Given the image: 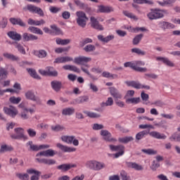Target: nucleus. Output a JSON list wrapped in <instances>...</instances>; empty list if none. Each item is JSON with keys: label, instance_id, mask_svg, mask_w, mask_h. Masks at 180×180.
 <instances>
[{"label": "nucleus", "instance_id": "f257e3e1", "mask_svg": "<svg viewBox=\"0 0 180 180\" xmlns=\"http://www.w3.org/2000/svg\"><path fill=\"white\" fill-rule=\"evenodd\" d=\"M86 166L87 168H89V169H92L93 171H101V169H103V168L106 167V165H105V163L96 160L87 161Z\"/></svg>", "mask_w": 180, "mask_h": 180}, {"label": "nucleus", "instance_id": "f03ea898", "mask_svg": "<svg viewBox=\"0 0 180 180\" xmlns=\"http://www.w3.org/2000/svg\"><path fill=\"white\" fill-rule=\"evenodd\" d=\"M165 10H161L158 8L151 9L150 12L147 14V16L150 20H157V19H161L164 18V13Z\"/></svg>", "mask_w": 180, "mask_h": 180}, {"label": "nucleus", "instance_id": "7ed1b4c3", "mask_svg": "<svg viewBox=\"0 0 180 180\" xmlns=\"http://www.w3.org/2000/svg\"><path fill=\"white\" fill-rule=\"evenodd\" d=\"M76 22L80 27H85L86 26V21L89 20V18L86 17V14L84 11H77L76 13Z\"/></svg>", "mask_w": 180, "mask_h": 180}, {"label": "nucleus", "instance_id": "20e7f679", "mask_svg": "<svg viewBox=\"0 0 180 180\" xmlns=\"http://www.w3.org/2000/svg\"><path fill=\"white\" fill-rule=\"evenodd\" d=\"M14 131L16 134H11V137L13 140H27V136L25 135V129L23 128H15Z\"/></svg>", "mask_w": 180, "mask_h": 180}, {"label": "nucleus", "instance_id": "39448f33", "mask_svg": "<svg viewBox=\"0 0 180 180\" xmlns=\"http://www.w3.org/2000/svg\"><path fill=\"white\" fill-rule=\"evenodd\" d=\"M89 61H92L91 58H88L86 56H79L75 58L73 62L75 64H77V65H85L86 68H89V65L86 64L89 63Z\"/></svg>", "mask_w": 180, "mask_h": 180}, {"label": "nucleus", "instance_id": "423d86ee", "mask_svg": "<svg viewBox=\"0 0 180 180\" xmlns=\"http://www.w3.org/2000/svg\"><path fill=\"white\" fill-rule=\"evenodd\" d=\"M109 147L111 151H118L117 153L114 154L115 158H119V157H121V155H123V154H124L125 148L123 145H110Z\"/></svg>", "mask_w": 180, "mask_h": 180}, {"label": "nucleus", "instance_id": "0eeeda50", "mask_svg": "<svg viewBox=\"0 0 180 180\" xmlns=\"http://www.w3.org/2000/svg\"><path fill=\"white\" fill-rule=\"evenodd\" d=\"M23 11H29L31 13H37L40 16H44V12L41 8L32 4H28L27 7L23 8Z\"/></svg>", "mask_w": 180, "mask_h": 180}, {"label": "nucleus", "instance_id": "6e6552de", "mask_svg": "<svg viewBox=\"0 0 180 180\" xmlns=\"http://www.w3.org/2000/svg\"><path fill=\"white\" fill-rule=\"evenodd\" d=\"M126 84L128 86H132V88H135V89H146L147 91L150 89V86L143 85L140 84V82L136 81H128L126 82Z\"/></svg>", "mask_w": 180, "mask_h": 180}, {"label": "nucleus", "instance_id": "1a4fd4ad", "mask_svg": "<svg viewBox=\"0 0 180 180\" xmlns=\"http://www.w3.org/2000/svg\"><path fill=\"white\" fill-rule=\"evenodd\" d=\"M101 136H103V140L109 143H116L117 141V139L115 138H112V134L106 129H102L101 131Z\"/></svg>", "mask_w": 180, "mask_h": 180}, {"label": "nucleus", "instance_id": "9d476101", "mask_svg": "<svg viewBox=\"0 0 180 180\" xmlns=\"http://www.w3.org/2000/svg\"><path fill=\"white\" fill-rule=\"evenodd\" d=\"M124 67H125V68H127L129 67V68H131V70H134V71H136L137 72H147V68L136 67V64L132 62L124 63Z\"/></svg>", "mask_w": 180, "mask_h": 180}, {"label": "nucleus", "instance_id": "9b49d317", "mask_svg": "<svg viewBox=\"0 0 180 180\" xmlns=\"http://www.w3.org/2000/svg\"><path fill=\"white\" fill-rule=\"evenodd\" d=\"M61 140L65 143H68V144H71L72 143H73L74 146H78L79 144V141L75 139V136H61Z\"/></svg>", "mask_w": 180, "mask_h": 180}, {"label": "nucleus", "instance_id": "f8f14e48", "mask_svg": "<svg viewBox=\"0 0 180 180\" xmlns=\"http://www.w3.org/2000/svg\"><path fill=\"white\" fill-rule=\"evenodd\" d=\"M115 9L112 6L100 5L98 6L97 13H110Z\"/></svg>", "mask_w": 180, "mask_h": 180}, {"label": "nucleus", "instance_id": "ddd939ff", "mask_svg": "<svg viewBox=\"0 0 180 180\" xmlns=\"http://www.w3.org/2000/svg\"><path fill=\"white\" fill-rule=\"evenodd\" d=\"M91 27L96 30H103V26L99 24V21L95 17L92 16L90 18Z\"/></svg>", "mask_w": 180, "mask_h": 180}, {"label": "nucleus", "instance_id": "4468645a", "mask_svg": "<svg viewBox=\"0 0 180 180\" xmlns=\"http://www.w3.org/2000/svg\"><path fill=\"white\" fill-rule=\"evenodd\" d=\"M27 174H30V175L34 174L30 178L31 180H39L40 179V175H41V172L32 168L27 169Z\"/></svg>", "mask_w": 180, "mask_h": 180}, {"label": "nucleus", "instance_id": "2eb2a0df", "mask_svg": "<svg viewBox=\"0 0 180 180\" xmlns=\"http://www.w3.org/2000/svg\"><path fill=\"white\" fill-rule=\"evenodd\" d=\"M29 146L32 151H39L40 150H46V148H50V145H33V142L30 141Z\"/></svg>", "mask_w": 180, "mask_h": 180}, {"label": "nucleus", "instance_id": "dca6fc26", "mask_svg": "<svg viewBox=\"0 0 180 180\" xmlns=\"http://www.w3.org/2000/svg\"><path fill=\"white\" fill-rule=\"evenodd\" d=\"M57 153L53 149H48L46 150H44L41 152L38 153L36 155V157H40V156H44V157H54Z\"/></svg>", "mask_w": 180, "mask_h": 180}, {"label": "nucleus", "instance_id": "f3484780", "mask_svg": "<svg viewBox=\"0 0 180 180\" xmlns=\"http://www.w3.org/2000/svg\"><path fill=\"white\" fill-rule=\"evenodd\" d=\"M39 37L32 34H29L25 32L22 34V40L23 41H34V40H38Z\"/></svg>", "mask_w": 180, "mask_h": 180}, {"label": "nucleus", "instance_id": "a211bd4d", "mask_svg": "<svg viewBox=\"0 0 180 180\" xmlns=\"http://www.w3.org/2000/svg\"><path fill=\"white\" fill-rule=\"evenodd\" d=\"M7 36H8L11 40H14L15 41H20V40H22V35L15 31L8 32Z\"/></svg>", "mask_w": 180, "mask_h": 180}, {"label": "nucleus", "instance_id": "6ab92c4d", "mask_svg": "<svg viewBox=\"0 0 180 180\" xmlns=\"http://www.w3.org/2000/svg\"><path fill=\"white\" fill-rule=\"evenodd\" d=\"M56 147L59 148V150H61V151H63V153H72L74 151L77 150V148H70L67 146H64L60 143L56 144Z\"/></svg>", "mask_w": 180, "mask_h": 180}, {"label": "nucleus", "instance_id": "aec40b11", "mask_svg": "<svg viewBox=\"0 0 180 180\" xmlns=\"http://www.w3.org/2000/svg\"><path fill=\"white\" fill-rule=\"evenodd\" d=\"M9 21L14 25H17L21 27H26V23H25V22H23V20H22L20 18H11Z\"/></svg>", "mask_w": 180, "mask_h": 180}, {"label": "nucleus", "instance_id": "412c9836", "mask_svg": "<svg viewBox=\"0 0 180 180\" xmlns=\"http://www.w3.org/2000/svg\"><path fill=\"white\" fill-rule=\"evenodd\" d=\"M75 167H77L76 165L63 164V165H58L57 167V169H60L62 172H67V171H70L71 168H75Z\"/></svg>", "mask_w": 180, "mask_h": 180}, {"label": "nucleus", "instance_id": "4be33fe9", "mask_svg": "<svg viewBox=\"0 0 180 180\" xmlns=\"http://www.w3.org/2000/svg\"><path fill=\"white\" fill-rule=\"evenodd\" d=\"M149 135L151 137H153L154 139H158L159 140H165V139H167V136H165V134H161V133H160L158 131H153L151 132H150V131H149Z\"/></svg>", "mask_w": 180, "mask_h": 180}, {"label": "nucleus", "instance_id": "5701e85b", "mask_svg": "<svg viewBox=\"0 0 180 180\" xmlns=\"http://www.w3.org/2000/svg\"><path fill=\"white\" fill-rule=\"evenodd\" d=\"M4 110L5 113H6V115L11 116V117H15V116L18 115V110H16V108H15L14 107H12L11 108L4 107Z\"/></svg>", "mask_w": 180, "mask_h": 180}, {"label": "nucleus", "instance_id": "b1692460", "mask_svg": "<svg viewBox=\"0 0 180 180\" xmlns=\"http://www.w3.org/2000/svg\"><path fill=\"white\" fill-rule=\"evenodd\" d=\"M126 165L128 168H133L134 169H136V171H143V166L136 162H127Z\"/></svg>", "mask_w": 180, "mask_h": 180}, {"label": "nucleus", "instance_id": "393cba45", "mask_svg": "<svg viewBox=\"0 0 180 180\" xmlns=\"http://www.w3.org/2000/svg\"><path fill=\"white\" fill-rule=\"evenodd\" d=\"M37 161L40 164H45L46 165H54V164H56V160L53 159L37 158Z\"/></svg>", "mask_w": 180, "mask_h": 180}, {"label": "nucleus", "instance_id": "a878e982", "mask_svg": "<svg viewBox=\"0 0 180 180\" xmlns=\"http://www.w3.org/2000/svg\"><path fill=\"white\" fill-rule=\"evenodd\" d=\"M157 60L162 61L163 64H165V65H167V67H175V64H174L172 61L169 60L168 58L158 57Z\"/></svg>", "mask_w": 180, "mask_h": 180}, {"label": "nucleus", "instance_id": "bb28decb", "mask_svg": "<svg viewBox=\"0 0 180 180\" xmlns=\"http://www.w3.org/2000/svg\"><path fill=\"white\" fill-rule=\"evenodd\" d=\"M63 70H65L66 71H73V72H77V74H79L81 72V70L79 68H78L75 65H65L63 66Z\"/></svg>", "mask_w": 180, "mask_h": 180}, {"label": "nucleus", "instance_id": "cd10ccee", "mask_svg": "<svg viewBox=\"0 0 180 180\" xmlns=\"http://www.w3.org/2000/svg\"><path fill=\"white\" fill-rule=\"evenodd\" d=\"M51 86L54 91H60L63 88V83L60 81L53 80L51 82Z\"/></svg>", "mask_w": 180, "mask_h": 180}, {"label": "nucleus", "instance_id": "c85d7f7f", "mask_svg": "<svg viewBox=\"0 0 180 180\" xmlns=\"http://www.w3.org/2000/svg\"><path fill=\"white\" fill-rule=\"evenodd\" d=\"M159 25L160 26V27H162V29H164V30L167 29H174V27H175V25H174V24L167 21H162L159 22Z\"/></svg>", "mask_w": 180, "mask_h": 180}, {"label": "nucleus", "instance_id": "c756f323", "mask_svg": "<svg viewBox=\"0 0 180 180\" xmlns=\"http://www.w3.org/2000/svg\"><path fill=\"white\" fill-rule=\"evenodd\" d=\"M97 37L100 40V41H103V43H109L110 40H113V39H115L114 35H108L104 37L103 35L100 34V35H98Z\"/></svg>", "mask_w": 180, "mask_h": 180}, {"label": "nucleus", "instance_id": "7c9ffc66", "mask_svg": "<svg viewBox=\"0 0 180 180\" xmlns=\"http://www.w3.org/2000/svg\"><path fill=\"white\" fill-rule=\"evenodd\" d=\"M175 2H176V0H163L162 1H157L158 5H160V6H167V5L172 6V5L175 4Z\"/></svg>", "mask_w": 180, "mask_h": 180}, {"label": "nucleus", "instance_id": "2f4dec72", "mask_svg": "<svg viewBox=\"0 0 180 180\" xmlns=\"http://www.w3.org/2000/svg\"><path fill=\"white\" fill-rule=\"evenodd\" d=\"M27 71L28 74H30V77L32 78H34L35 79H41V77L37 75V72H36V70L32 68H27Z\"/></svg>", "mask_w": 180, "mask_h": 180}, {"label": "nucleus", "instance_id": "473e14b6", "mask_svg": "<svg viewBox=\"0 0 180 180\" xmlns=\"http://www.w3.org/2000/svg\"><path fill=\"white\" fill-rule=\"evenodd\" d=\"M25 96L27 99H30V101H34V102H39V101H40V99L36 96H34V94H33V92L32 91H27L25 94Z\"/></svg>", "mask_w": 180, "mask_h": 180}, {"label": "nucleus", "instance_id": "72a5a7b5", "mask_svg": "<svg viewBox=\"0 0 180 180\" xmlns=\"http://www.w3.org/2000/svg\"><path fill=\"white\" fill-rule=\"evenodd\" d=\"M149 133H150V129L141 131L138 134H136V139L137 140H141V139H144L146 136H148Z\"/></svg>", "mask_w": 180, "mask_h": 180}, {"label": "nucleus", "instance_id": "f704fd0d", "mask_svg": "<svg viewBox=\"0 0 180 180\" xmlns=\"http://www.w3.org/2000/svg\"><path fill=\"white\" fill-rule=\"evenodd\" d=\"M56 44L60 46H67V44H70L71 43V39H62L61 38H56Z\"/></svg>", "mask_w": 180, "mask_h": 180}, {"label": "nucleus", "instance_id": "c9c22d12", "mask_svg": "<svg viewBox=\"0 0 180 180\" xmlns=\"http://www.w3.org/2000/svg\"><path fill=\"white\" fill-rule=\"evenodd\" d=\"M28 31L30 32L31 33H34V34H41L43 35V31L37 27H28Z\"/></svg>", "mask_w": 180, "mask_h": 180}, {"label": "nucleus", "instance_id": "e433bc0d", "mask_svg": "<svg viewBox=\"0 0 180 180\" xmlns=\"http://www.w3.org/2000/svg\"><path fill=\"white\" fill-rule=\"evenodd\" d=\"M34 56H36L39 58H46V57H47V51L43 49H41L39 51H35Z\"/></svg>", "mask_w": 180, "mask_h": 180}, {"label": "nucleus", "instance_id": "4c0bfd02", "mask_svg": "<svg viewBox=\"0 0 180 180\" xmlns=\"http://www.w3.org/2000/svg\"><path fill=\"white\" fill-rule=\"evenodd\" d=\"M74 113H75V109L73 108H65L62 111V115L65 116H71V115H74Z\"/></svg>", "mask_w": 180, "mask_h": 180}, {"label": "nucleus", "instance_id": "58836bf2", "mask_svg": "<svg viewBox=\"0 0 180 180\" xmlns=\"http://www.w3.org/2000/svg\"><path fill=\"white\" fill-rule=\"evenodd\" d=\"M4 57L5 58H7L8 60H11V61H18L19 57L9 53H4L3 54Z\"/></svg>", "mask_w": 180, "mask_h": 180}, {"label": "nucleus", "instance_id": "ea45409f", "mask_svg": "<svg viewBox=\"0 0 180 180\" xmlns=\"http://www.w3.org/2000/svg\"><path fill=\"white\" fill-rule=\"evenodd\" d=\"M8 151H13V148L6 144L1 146L0 154H4V153H6Z\"/></svg>", "mask_w": 180, "mask_h": 180}, {"label": "nucleus", "instance_id": "a19ab883", "mask_svg": "<svg viewBox=\"0 0 180 180\" xmlns=\"http://www.w3.org/2000/svg\"><path fill=\"white\" fill-rule=\"evenodd\" d=\"M83 113H84V115H86V116H88V117H90L91 119H98L101 117V115L96 112L84 111Z\"/></svg>", "mask_w": 180, "mask_h": 180}, {"label": "nucleus", "instance_id": "79ce46f5", "mask_svg": "<svg viewBox=\"0 0 180 180\" xmlns=\"http://www.w3.org/2000/svg\"><path fill=\"white\" fill-rule=\"evenodd\" d=\"M133 136H127L118 139L119 143H122L123 144H127V143H129V141H133Z\"/></svg>", "mask_w": 180, "mask_h": 180}, {"label": "nucleus", "instance_id": "37998d69", "mask_svg": "<svg viewBox=\"0 0 180 180\" xmlns=\"http://www.w3.org/2000/svg\"><path fill=\"white\" fill-rule=\"evenodd\" d=\"M8 70L4 68H0V79H6L8 78Z\"/></svg>", "mask_w": 180, "mask_h": 180}, {"label": "nucleus", "instance_id": "c03bdc74", "mask_svg": "<svg viewBox=\"0 0 180 180\" xmlns=\"http://www.w3.org/2000/svg\"><path fill=\"white\" fill-rule=\"evenodd\" d=\"M50 27L51 29H52V30H53V32H55V34H56L57 36L60 34H63V30H61L60 27H57L56 25H51Z\"/></svg>", "mask_w": 180, "mask_h": 180}, {"label": "nucleus", "instance_id": "a18cd8bd", "mask_svg": "<svg viewBox=\"0 0 180 180\" xmlns=\"http://www.w3.org/2000/svg\"><path fill=\"white\" fill-rule=\"evenodd\" d=\"M143 36L144 35L143 34H139L136 35L133 39V44H134V46H137V44H139V43H140V41H141V39H143Z\"/></svg>", "mask_w": 180, "mask_h": 180}, {"label": "nucleus", "instance_id": "49530a36", "mask_svg": "<svg viewBox=\"0 0 180 180\" xmlns=\"http://www.w3.org/2000/svg\"><path fill=\"white\" fill-rule=\"evenodd\" d=\"M134 4H138L139 5H143V4H147L148 5H153L154 2L148 0H133Z\"/></svg>", "mask_w": 180, "mask_h": 180}, {"label": "nucleus", "instance_id": "de8ad7c7", "mask_svg": "<svg viewBox=\"0 0 180 180\" xmlns=\"http://www.w3.org/2000/svg\"><path fill=\"white\" fill-rule=\"evenodd\" d=\"M84 50L86 53H91L92 51H95V50H96V47H95V45L89 44L84 48Z\"/></svg>", "mask_w": 180, "mask_h": 180}, {"label": "nucleus", "instance_id": "09e8293b", "mask_svg": "<svg viewBox=\"0 0 180 180\" xmlns=\"http://www.w3.org/2000/svg\"><path fill=\"white\" fill-rule=\"evenodd\" d=\"M102 77L104 78H112V79H115V78H117V75H112L109 72H103Z\"/></svg>", "mask_w": 180, "mask_h": 180}, {"label": "nucleus", "instance_id": "8fccbe9b", "mask_svg": "<svg viewBox=\"0 0 180 180\" xmlns=\"http://www.w3.org/2000/svg\"><path fill=\"white\" fill-rule=\"evenodd\" d=\"M140 98L138 97V98H127L126 100V103H135V104H137V103H140Z\"/></svg>", "mask_w": 180, "mask_h": 180}, {"label": "nucleus", "instance_id": "3c124183", "mask_svg": "<svg viewBox=\"0 0 180 180\" xmlns=\"http://www.w3.org/2000/svg\"><path fill=\"white\" fill-rule=\"evenodd\" d=\"M131 53H135V54H138V56H146V51H141V49L139 48L132 49Z\"/></svg>", "mask_w": 180, "mask_h": 180}, {"label": "nucleus", "instance_id": "603ef678", "mask_svg": "<svg viewBox=\"0 0 180 180\" xmlns=\"http://www.w3.org/2000/svg\"><path fill=\"white\" fill-rule=\"evenodd\" d=\"M169 140H171V141H178V142H180V134H178L176 132L173 134L169 137Z\"/></svg>", "mask_w": 180, "mask_h": 180}, {"label": "nucleus", "instance_id": "864d4df0", "mask_svg": "<svg viewBox=\"0 0 180 180\" xmlns=\"http://www.w3.org/2000/svg\"><path fill=\"white\" fill-rule=\"evenodd\" d=\"M70 49H71V46H68L65 48H56L55 49V53H56V54H61V53H64V51H68Z\"/></svg>", "mask_w": 180, "mask_h": 180}, {"label": "nucleus", "instance_id": "5fc2aeb1", "mask_svg": "<svg viewBox=\"0 0 180 180\" xmlns=\"http://www.w3.org/2000/svg\"><path fill=\"white\" fill-rule=\"evenodd\" d=\"M142 153L145 154H148V155H155L157 154V150H154L153 149H142Z\"/></svg>", "mask_w": 180, "mask_h": 180}, {"label": "nucleus", "instance_id": "6e6d98bb", "mask_svg": "<svg viewBox=\"0 0 180 180\" xmlns=\"http://www.w3.org/2000/svg\"><path fill=\"white\" fill-rule=\"evenodd\" d=\"M16 176L19 178L20 180H29V174L27 173L22 174V173H17Z\"/></svg>", "mask_w": 180, "mask_h": 180}, {"label": "nucleus", "instance_id": "4d7b16f0", "mask_svg": "<svg viewBox=\"0 0 180 180\" xmlns=\"http://www.w3.org/2000/svg\"><path fill=\"white\" fill-rule=\"evenodd\" d=\"M21 101L22 98L20 97L16 98L15 96H12L9 98V101L15 105H18V103H19Z\"/></svg>", "mask_w": 180, "mask_h": 180}, {"label": "nucleus", "instance_id": "13d9d810", "mask_svg": "<svg viewBox=\"0 0 180 180\" xmlns=\"http://www.w3.org/2000/svg\"><path fill=\"white\" fill-rule=\"evenodd\" d=\"M8 26V18H3L2 20L0 21V27L1 29H5Z\"/></svg>", "mask_w": 180, "mask_h": 180}, {"label": "nucleus", "instance_id": "bf43d9fd", "mask_svg": "<svg viewBox=\"0 0 180 180\" xmlns=\"http://www.w3.org/2000/svg\"><path fill=\"white\" fill-rule=\"evenodd\" d=\"M88 43H92V39L86 38L83 39L79 42V46H81V47H84V46H85V44H88Z\"/></svg>", "mask_w": 180, "mask_h": 180}, {"label": "nucleus", "instance_id": "052dcab7", "mask_svg": "<svg viewBox=\"0 0 180 180\" xmlns=\"http://www.w3.org/2000/svg\"><path fill=\"white\" fill-rule=\"evenodd\" d=\"M113 105V98L110 97L105 103H102L101 106H112Z\"/></svg>", "mask_w": 180, "mask_h": 180}, {"label": "nucleus", "instance_id": "680f3d73", "mask_svg": "<svg viewBox=\"0 0 180 180\" xmlns=\"http://www.w3.org/2000/svg\"><path fill=\"white\" fill-rule=\"evenodd\" d=\"M123 13L124 16H127V18H129L130 19H134V20H137V17L134 15L133 13L129 12V11H123Z\"/></svg>", "mask_w": 180, "mask_h": 180}, {"label": "nucleus", "instance_id": "e2e57ef3", "mask_svg": "<svg viewBox=\"0 0 180 180\" xmlns=\"http://www.w3.org/2000/svg\"><path fill=\"white\" fill-rule=\"evenodd\" d=\"M51 129L53 131H61L64 130V127H63L60 124H57L56 126H52Z\"/></svg>", "mask_w": 180, "mask_h": 180}, {"label": "nucleus", "instance_id": "0e129e2a", "mask_svg": "<svg viewBox=\"0 0 180 180\" xmlns=\"http://www.w3.org/2000/svg\"><path fill=\"white\" fill-rule=\"evenodd\" d=\"M120 175L122 180H130V176H127V173L124 170L121 171Z\"/></svg>", "mask_w": 180, "mask_h": 180}, {"label": "nucleus", "instance_id": "69168bd1", "mask_svg": "<svg viewBox=\"0 0 180 180\" xmlns=\"http://www.w3.org/2000/svg\"><path fill=\"white\" fill-rule=\"evenodd\" d=\"M49 11L51 13H58L60 11H61V8L56 7V6H51L49 8Z\"/></svg>", "mask_w": 180, "mask_h": 180}, {"label": "nucleus", "instance_id": "338daca9", "mask_svg": "<svg viewBox=\"0 0 180 180\" xmlns=\"http://www.w3.org/2000/svg\"><path fill=\"white\" fill-rule=\"evenodd\" d=\"M105 127L103 124H94L92 129L93 130H102V129H104Z\"/></svg>", "mask_w": 180, "mask_h": 180}, {"label": "nucleus", "instance_id": "774afa93", "mask_svg": "<svg viewBox=\"0 0 180 180\" xmlns=\"http://www.w3.org/2000/svg\"><path fill=\"white\" fill-rule=\"evenodd\" d=\"M150 168L153 171H157V168H160V163L157 162L155 160H153Z\"/></svg>", "mask_w": 180, "mask_h": 180}]
</instances>
